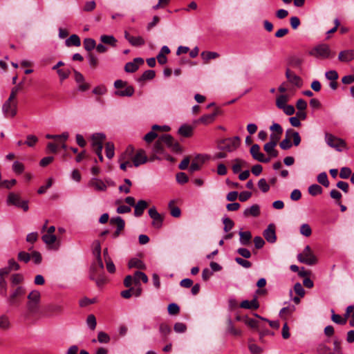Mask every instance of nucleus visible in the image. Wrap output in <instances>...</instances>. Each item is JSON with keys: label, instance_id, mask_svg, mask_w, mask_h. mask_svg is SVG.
Returning <instances> with one entry per match:
<instances>
[{"label": "nucleus", "instance_id": "1", "mask_svg": "<svg viewBox=\"0 0 354 354\" xmlns=\"http://www.w3.org/2000/svg\"><path fill=\"white\" fill-rule=\"evenodd\" d=\"M167 146L172 151L180 152L181 147L179 143L169 134H164L158 138L153 147V155L149 158V161H153L158 158V154H165L164 146Z\"/></svg>", "mask_w": 354, "mask_h": 354}, {"label": "nucleus", "instance_id": "2", "mask_svg": "<svg viewBox=\"0 0 354 354\" xmlns=\"http://www.w3.org/2000/svg\"><path fill=\"white\" fill-rule=\"evenodd\" d=\"M310 55L318 59L331 58L335 55L329 46L325 44H319L310 51Z\"/></svg>", "mask_w": 354, "mask_h": 354}, {"label": "nucleus", "instance_id": "3", "mask_svg": "<svg viewBox=\"0 0 354 354\" xmlns=\"http://www.w3.org/2000/svg\"><path fill=\"white\" fill-rule=\"evenodd\" d=\"M27 298L28 302L26 306L28 311L31 314L37 313L40 304V292L37 290H32L29 293Z\"/></svg>", "mask_w": 354, "mask_h": 354}, {"label": "nucleus", "instance_id": "4", "mask_svg": "<svg viewBox=\"0 0 354 354\" xmlns=\"http://www.w3.org/2000/svg\"><path fill=\"white\" fill-rule=\"evenodd\" d=\"M241 143V139L239 136L230 138L223 139L218 142V148L221 150L232 152L236 150Z\"/></svg>", "mask_w": 354, "mask_h": 354}, {"label": "nucleus", "instance_id": "5", "mask_svg": "<svg viewBox=\"0 0 354 354\" xmlns=\"http://www.w3.org/2000/svg\"><path fill=\"white\" fill-rule=\"evenodd\" d=\"M18 100L8 98L2 106V111L6 118H12L17 113Z\"/></svg>", "mask_w": 354, "mask_h": 354}, {"label": "nucleus", "instance_id": "6", "mask_svg": "<svg viewBox=\"0 0 354 354\" xmlns=\"http://www.w3.org/2000/svg\"><path fill=\"white\" fill-rule=\"evenodd\" d=\"M325 140L329 147L335 149L337 151H342L344 149L346 148V143L343 139L337 138L331 133H326Z\"/></svg>", "mask_w": 354, "mask_h": 354}, {"label": "nucleus", "instance_id": "7", "mask_svg": "<svg viewBox=\"0 0 354 354\" xmlns=\"http://www.w3.org/2000/svg\"><path fill=\"white\" fill-rule=\"evenodd\" d=\"M297 259L301 263L313 266L317 263V259L314 255L309 245H306L303 252L298 254Z\"/></svg>", "mask_w": 354, "mask_h": 354}, {"label": "nucleus", "instance_id": "8", "mask_svg": "<svg viewBox=\"0 0 354 354\" xmlns=\"http://www.w3.org/2000/svg\"><path fill=\"white\" fill-rule=\"evenodd\" d=\"M7 203L8 205H15L17 207H21L24 211L28 209V205L26 201H23L19 194L10 192L7 198Z\"/></svg>", "mask_w": 354, "mask_h": 354}, {"label": "nucleus", "instance_id": "9", "mask_svg": "<svg viewBox=\"0 0 354 354\" xmlns=\"http://www.w3.org/2000/svg\"><path fill=\"white\" fill-rule=\"evenodd\" d=\"M133 151V147L132 146H129L124 153L120 156L119 161L120 162V167L122 170L126 171L127 167H132V164L129 161V159L131 158Z\"/></svg>", "mask_w": 354, "mask_h": 354}, {"label": "nucleus", "instance_id": "10", "mask_svg": "<svg viewBox=\"0 0 354 354\" xmlns=\"http://www.w3.org/2000/svg\"><path fill=\"white\" fill-rule=\"evenodd\" d=\"M93 254L96 257V261L93 263L94 270L102 271L104 264L101 258V246L98 241L94 242Z\"/></svg>", "mask_w": 354, "mask_h": 354}, {"label": "nucleus", "instance_id": "11", "mask_svg": "<svg viewBox=\"0 0 354 354\" xmlns=\"http://www.w3.org/2000/svg\"><path fill=\"white\" fill-rule=\"evenodd\" d=\"M90 279L95 281V283L98 287L102 286L106 282V279L104 275V269L102 271L94 270L93 266H91Z\"/></svg>", "mask_w": 354, "mask_h": 354}, {"label": "nucleus", "instance_id": "12", "mask_svg": "<svg viewBox=\"0 0 354 354\" xmlns=\"http://www.w3.org/2000/svg\"><path fill=\"white\" fill-rule=\"evenodd\" d=\"M263 235L265 239L270 243H274L277 241L276 226L274 223H270L263 231Z\"/></svg>", "mask_w": 354, "mask_h": 354}, {"label": "nucleus", "instance_id": "13", "mask_svg": "<svg viewBox=\"0 0 354 354\" xmlns=\"http://www.w3.org/2000/svg\"><path fill=\"white\" fill-rule=\"evenodd\" d=\"M26 293V289L23 286H17L10 294L8 301L10 306H15L18 304L17 298L24 296Z\"/></svg>", "mask_w": 354, "mask_h": 354}, {"label": "nucleus", "instance_id": "14", "mask_svg": "<svg viewBox=\"0 0 354 354\" xmlns=\"http://www.w3.org/2000/svg\"><path fill=\"white\" fill-rule=\"evenodd\" d=\"M250 152L254 160L261 162H268L270 161V158H266L264 154L260 151V147L257 144L251 147Z\"/></svg>", "mask_w": 354, "mask_h": 354}, {"label": "nucleus", "instance_id": "15", "mask_svg": "<svg viewBox=\"0 0 354 354\" xmlns=\"http://www.w3.org/2000/svg\"><path fill=\"white\" fill-rule=\"evenodd\" d=\"M144 64V59L141 57L135 58L133 62H128L125 64L124 70L127 73H134L136 72L140 65Z\"/></svg>", "mask_w": 354, "mask_h": 354}, {"label": "nucleus", "instance_id": "16", "mask_svg": "<svg viewBox=\"0 0 354 354\" xmlns=\"http://www.w3.org/2000/svg\"><path fill=\"white\" fill-rule=\"evenodd\" d=\"M133 164L135 167H138L140 165L145 164L147 161L146 153L143 149H139L136 155L131 158Z\"/></svg>", "mask_w": 354, "mask_h": 354}, {"label": "nucleus", "instance_id": "17", "mask_svg": "<svg viewBox=\"0 0 354 354\" xmlns=\"http://www.w3.org/2000/svg\"><path fill=\"white\" fill-rule=\"evenodd\" d=\"M88 186L98 192H105L107 189L106 183L102 180L96 178H93L90 180Z\"/></svg>", "mask_w": 354, "mask_h": 354}, {"label": "nucleus", "instance_id": "18", "mask_svg": "<svg viewBox=\"0 0 354 354\" xmlns=\"http://www.w3.org/2000/svg\"><path fill=\"white\" fill-rule=\"evenodd\" d=\"M286 77L290 84H292L299 88L302 86L301 79L298 75H297L294 72L290 71V69L286 70Z\"/></svg>", "mask_w": 354, "mask_h": 354}, {"label": "nucleus", "instance_id": "19", "mask_svg": "<svg viewBox=\"0 0 354 354\" xmlns=\"http://www.w3.org/2000/svg\"><path fill=\"white\" fill-rule=\"evenodd\" d=\"M106 139V136L103 133H94L91 137V147L93 148L95 147H103V142Z\"/></svg>", "mask_w": 354, "mask_h": 354}, {"label": "nucleus", "instance_id": "20", "mask_svg": "<svg viewBox=\"0 0 354 354\" xmlns=\"http://www.w3.org/2000/svg\"><path fill=\"white\" fill-rule=\"evenodd\" d=\"M338 59L342 62H348L354 59V50H342L339 53Z\"/></svg>", "mask_w": 354, "mask_h": 354}, {"label": "nucleus", "instance_id": "21", "mask_svg": "<svg viewBox=\"0 0 354 354\" xmlns=\"http://www.w3.org/2000/svg\"><path fill=\"white\" fill-rule=\"evenodd\" d=\"M46 310L51 315H60L64 312V306L62 304H50L46 307Z\"/></svg>", "mask_w": 354, "mask_h": 354}, {"label": "nucleus", "instance_id": "22", "mask_svg": "<svg viewBox=\"0 0 354 354\" xmlns=\"http://www.w3.org/2000/svg\"><path fill=\"white\" fill-rule=\"evenodd\" d=\"M240 307L244 309L257 310L259 308V303L257 297H254L252 300H243L240 304Z\"/></svg>", "mask_w": 354, "mask_h": 354}, {"label": "nucleus", "instance_id": "23", "mask_svg": "<svg viewBox=\"0 0 354 354\" xmlns=\"http://www.w3.org/2000/svg\"><path fill=\"white\" fill-rule=\"evenodd\" d=\"M239 241L243 245H249L251 243L252 234L250 231L239 232Z\"/></svg>", "mask_w": 354, "mask_h": 354}, {"label": "nucleus", "instance_id": "24", "mask_svg": "<svg viewBox=\"0 0 354 354\" xmlns=\"http://www.w3.org/2000/svg\"><path fill=\"white\" fill-rule=\"evenodd\" d=\"M218 114V109H216L214 112L212 114H207L201 116L198 122L203 123L205 124H207L212 123L214 121L216 116Z\"/></svg>", "mask_w": 354, "mask_h": 354}, {"label": "nucleus", "instance_id": "25", "mask_svg": "<svg viewBox=\"0 0 354 354\" xmlns=\"http://www.w3.org/2000/svg\"><path fill=\"white\" fill-rule=\"evenodd\" d=\"M147 205H148L147 203L145 201H143V200L139 201L134 205V207H135L134 214L136 216H141L143 214L144 210L147 208Z\"/></svg>", "mask_w": 354, "mask_h": 354}, {"label": "nucleus", "instance_id": "26", "mask_svg": "<svg viewBox=\"0 0 354 354\" xmlns=\"http://www.w3.org/2000/svg\"><path fill=\"white\" fill-rule=\"evenodd\" d=\"M134 93V88L132 86L128 85L124 88V90H118L115 91L114 94L119 97H131Z\"/></svg>", "mask_w": 354, "mask_h": 354}, {"label": "nucleus", "instance_id": "27", "mask_svg": "<svg viewBox=\"0 0 354 354\" xmlns=\"http://www.w3.org/2000/svg\"><path fill=\"white\" fill-rule=\"evenodd\" d=\"M275 147L274 142H268L264 145L263 149L271 158H276L278 156V151L274 149Z\"/></svg>", "mask_w": 354, "mask_h": 354}, {"label": "nucleus", "instance_id": "28", "mask_svg": "<svg viewBox=\"0 0 354 354\" xmlns=\"http://www.w3.org/2000/svg\"><path fill=\"white\" fill-rule=\"evenodd\" d=\"M286 132V137H289L290 139L292 138L294 145L298 146L300 144L301 137L298 132L294 131L292 129H288Z\"/></svg>", "mask_w": 354, "mask_h": 354}, {"label": "nucleus", "instance_id": "29", "mask_svg": "<svg viewBox=\"0 0 354 354\" xmlns=\"http://www.w3.org/2000/svg\"><path fill=\"white\" fill-rule=\"evenodd\" d=\"M168 208L172 216L174 218L180 217L181 211L178 207L176 206V201L174 200L169 201Z\"/></svg>", "mask_w": 354, "mask_h": 354}, {"label": "nucleus", "instance_id": "30", "mask_svg": "<svg viewBox=\"0 0 354 354\" xmlns=\"http://www.w3.org/2000/svg\"><path fill=\"white\" fill-rule=\"evenodd\" d=\"M178 133L185 138L191 137L193 134V127L190 125H182L178 129Z\"/></svg>", "mask_w": 354, "mask_h": 354}, {"label": "nucleus", "instance_id": "31", "mask_svg": "<svg viewBox=\"0 0 354 354\" xmlns=\"http://www.w3.org/2000/svg\"><path fill=\"white\" fill-rule=\"evenodd\" d=\"M290 97L286 94H281L276 98V106L278 109H281L287 104L289 101Z\"/></svg>", "mask_w": 354, "mask_h": 354}, {"label": "nucleus", "instance_id": "32", "mask_svg": "<svg viewBox=\"0 0 354 354\" xmlns=\"http://www.w3.org/2000/svg\"><path fill=\"white\" fill-rule=\"evenodd\" d=\"M243 214L245 216H252L256 217L260 214L259 206L258 205H253L250 207L245 209Z\"/></svg>", "mask_w": 354, "mask_h": 354}, {"label": "nucleus", "instance_id": "33", "mask_svg": "<svg viewBox=\"0 0 354 354\" xmlns=\"http://www.w3.org/2000/svg\"><path fill=\"white\" fill-rule=\"evenodd\" d=\"M134 278V286H138L140 284V281L142 280L144 283H147L148 277L147 276L142 272L136 271L133 276Z\"/></svg>", "mask_w": 354, "mask_h": 354}, {"label": "nucleus", "instance_id": "34", "mask_svg": "<svg viewBox=\"0 0 354 354\" xmlns=\"http://www.w3.org/2000/svg\"><path fill=\"white\" fill-rule=\"evenodd\" d=\"M201 55L205 64L208 63L210 59H216L219 57L218 53L211 51H203L201 53Z\"/></svg>", "mask_w": 354, "mask_h": 354}, {"label": "nucleus", "instance_id": "35", "mask_svg": "<svg viewBox=\"0 0 354 354\" xmlns=\"http://www.w3.org/2000/svg\"><path fill=\"white\" fill-rule=\"evenodd\" d=\"M159 330L162 336L163 340L167 341V336L171 331L170 326L166 323H162L160 324Z\"/></svg>", "mask_w": 354, "mask_h": 354}, {"label": "nucleus", "instance_id": "36", "mask_svg": "<svg viewBox=\"0 0 354 354\" xmlns=\"http://www.w3.org/2000/svg\"><path fill=\"white\" fill-rule=\"evenodd\" d=\"M234 164L232 166V171L234 174H237L241 171L243 167H247L248 165L245 161L236 158L234 160Z\"/></svg>", "mask_w": 354, "mask_h": 354}, {"label": "nucleus", "instance_id": "37", "mask_svg": "<svg viewBox=\"0 0 354 354\" xmlns=\"http://www.w3.org/2000/svg\"><path fill=\"white\" fill-rule=\"evenodd\" d=\"M80 39L77 35H72L66 40V45L67 46H80Z\"/></svg>", "mask_w": 354, "mask_h": 354}, {"label": "nucleus", "instance_id": "38", "mask_svg": "<svg viewBox=\"0 0 354 354\" xmlns=\"http://www.w3.org/2000/svg\"><path fill=\"white\" fill-rule=\"evenodd\" d=\"M100 41L111 46H115L117 43V39L113 35H103L100 37Z\"/></svg>", "mask_w": 354, "mask_h": 354}, {"label": "nucleus", "instance_id": "39", "mask_svg": "<svg viewBox=\"0 0 354 354\" xmlns=\"http://www.w3.org/2000/svg\"><path fill=\"white\" fill-rule=\"evenodd\" d=\"M155 75H156V73L154 71L147 70L142 73L141 77L138 79V81L139 82H145L147 80H151L154 78Z\"/></svg>", "mask_w": 354, "mask_h": 354}, {"label": "nucleus", "instance_id": "40", "mask_svg": "<svg viewBox=\"0 0 354 354\" xmlns=\"http://www.w3.org/2000/svg\"><path fill=\"white\" fill-rule=\"evenodd\" d=\"M10 327V322L7 315H2L0 316V329L6 330Z\"/></svg>", "mask_w": 354, "mask_h": 354}, {"label": "nucleus", "instance_id": "41", "mask_svg": "<svg viewBox=\"0 0 354 354\" xmlns=\"http://www.w3.org/2000/svg\"><path fill=\"white\" fill-rule=\"evenodd\" d=\"M148 213L151 218L154 221H162L163 220L162 215L157 212L154 207H151L149 209Z\"/></svg>", "mask_w": 354, "mask_h": 354}, {"label": "nucleus", "instance_id": "42", "mask_svg": "<svg viewBox=\"0 0 354 354\" xmlns=\"http://www.w3.org/2000/svg\"><path fill=\"white\" fill-rule=\"evenodd\" d=\"M114 145L113 142H108L105 145V151H106V156L109 159H111L114 155Z\"/></svg>", "mask_w": 354, "mask_h": 354}, {"label": "nucleus", "instance_id": "43", "mask_svg": "<svg viewBox=\"0 0 354 354\" xmlns=\"http://www.w3.org/2000/svg\"><path fill=\"white\" fill-rule=\"evenodd\" d=\"M129 267L131 268H137L139 269H143L145 268V264L143 262L138 259H132L129 262Z\"/></svg>", "mask_w": 354, "mask_h": 354}, {"label": "nucleus", "instance_id": "44", "mask_svg": "<svg viewBox=\"0 0 354 354\" xmlns=\"http://www.w3.org/2000/svg\"><path fill=\"white\" fill-rule=\"evenodd\" d=\"M133 46H140L145 44V39L140 37H132L129 41Z\"/></svg>", "mask_w": 354, "mask_h": 354}, {"label": "nucleus", "instance_id": "45", "mask_svg": "<svg viewBox=\"0 0 354 354\" xmlns=\"http://www.w3.org/2000/svg\"><path fill=\"white\" fill-rule=\"evenodd\" d=\"M57 74L61 81L67 79L71 75V71L69 68H60L57 69Z\"/></svg>", "mask_w": 354, "mask_h": 354}, {"label": "nucleus", "instance_id": "46", "mask_svg": "<svg viewBox=\"0 0 354 354\" xmlns=\"http://www.w3.org/2000/svg\"><path fill=\"white\" fill-rule=\"evenodd\" d=\"M22 88H23L22 83H19L17 86H14L11 89V92H10V96L8 98H10L12 100H17V94L22 89Z\"/></svg>", "mask_w": 354, "mask_h": 354}, {"label": "nucleus", "instance_id": "47", "mask_svg": "<svg viewBox=\"0 0 354 354\" xmlns=\"http://www.w3.org/2000/svg\"><path fill=\"white\" fill-rule=\"evenodd\" d=\"M331 319L336 324L344 325L346 323V318L342 317L341 315L334 313L332 310Z\"/></svg>", "mask_w": 354, "mask_h": 354}, {"label": "nucleus", "instance_id": "48", "mask_svg": "<svg viewBox=\"0 0 354 354\" xmlns=\"http://www.w3.org/2000/svg\"><path fill=\"white\" fill-rule=\"evenodd\" d=\"M95 41L91 38H86L84 40V47L87 51H91L95 47Z\"/></svg>", "mask_w": 354, "mask_h": 354}, {"label": "nucleus", "instance_id": "49", "mask_svg": "<svg viewBox=\"0 0 354 354\" xmlns=\"http://www.w3.org/2000/svg\"><path fill=\"white\" fill-rule=\"evenodd\" d=\"M42 240L45 243L50 245L55 242L56 236L54 234L46 233L42 236Z\"/></svg>", "mask_w": 354, "mask_h": 354}, {"label": "nucleus", "instance_id": "50", "mask_svg": "<svg viewBox=\"0 0 354 354\" xmlns=\"http://www.w3.org/2000/svg\"><path fill=\"white\" fill-rule=\"evenodd\" d=\"M295 308L294 306L284 307L280 310L279 315L282 318L286 319V315H291L295 311Z\"/></svg>", "mask_w": 354, "mask_h": 354}, {"label": "nucleus", "instance_id": "51", "mask_svg": "<svg viewBox=\"0 0 354 354\" xmlns=\"http://www.w3.org/2000/svg\"><path fill=\"white\" fill-rule=\"evenodd\" d=\"M227 331L234 335H240L241 334V330L234 326L231 319H229L227 322Z\"/></svg>", "mask_w": 354, "mask_h": 354}, {"label": "nucleus", "instance_id": "52", "mask_svg": "<svg viewBox=\"0 0 354 354\" xmlns=\"http://www.w3.org/2000/svg\"><path fill=\"white\" fill-rule=\"evenodd\" d=\"M322 190V187L317 184L312 185L308 187V192L312 196H316L321 194Z\"/></svg>", "mask_w": 354, "mask_h": 354}, {"label": "nucleus", "instance_id": "53", "mask_svg": "<svg viewBox=\"0 0 354 354\" xmlns=\"http://www.w3.org/2000/svg\"><path fill=\"white\" fill-rule=\"evenodd\" d=\"M24 280V277L21 274H14L11 277V285L12 287L21 283Z\"/></svg>", "mask_w": 354, "mask_h": 354}, {"label": "nucleus", "instance_id": "54", "mask_svg": "<svg viewBox=\"0 0 354 354\" xmlns=\"http://www.w3.org/2000/svg\"><path fill=\"white\" fill-rule=\"evenodd\" d=\"M317 181L324 187H328L329 182L327 174L325 172L321 173L317 176Z\"/></svg>", "mask_w": 354, "mask_h": 354}, {"label": "nucleus", "instance_id": "55", "mask_svg": "<svg viewBox=\"0 0 354 354\" xmlns=\"http://www.w3.org/2000/svg\"><path fill=\"white\" fill-rule=\"evenodd\" d=\"M86 324L90 329L95 330L97 325L95 317L93 315H89L86 319Z\"/></svg>", "mask_w": 354, "mask_h": 354}, {"label": "nucleus", "instance_id": "56", "mask_svg": "<svg viewBox=\"0 0 354 354\" xmlns=\"http://www.w3.org/2000/svg\"><path fill=\"white\" fill-rule=\"evenodd\" d=\"M97 341L100 343H109L110 341V337L109 335L103 331H100L97 335Z\"/></svg>", "mask_w": 354, "mask_h": 354}, {"label": "nucleus", "instance_id": "57", "mask_svg": "<svg viewBox=\"0 0 354 354\" xmlns=\"http://www.w3.org/2000/svg\"><path fill=\"white\" fill-rule=\"evenodd\" d=\"M167 310H168L169 314H170L171 315H176L178 314L180 312L179 306L175 303H171V304H169Z\"/></svg>", "mask_w": 354, "mask_h": 354}, {"label": "nucleus", "instance_id": "58", "mask_svg": "<svg viewBox=\"0 0 354 354\" xmlns=\"http://www.w3.org/2000/svg\"><path fill=\"white\" fill-rule=\"evenodd\" d=\"M38 142V138L36 136L34 135H28L26 137V141L25 144H26L28 147H33Z\"/></svg>", "mask_w": 354, "mask_h": 354}, {"label": "nucleus", "instance_id": "59", "mask_svg": "<svg viewBox=\"0 0 354 354\" xmlns=\"http://www.w3.org/2000/svg\"><path fill=\"white\" fill-rule=\"evenodd\" d=\"M258 187L263 192H267L270 189V186L264 178H261L259 180Z\"/></svg>", "mask_w": 354, "mask_h": 354}, {"label": "nucleus", "instance_id": "60", "mask_svg": "<svg viewBox=\"0 0 354 354\" xmlns=\"http://www.w3.org/2000/svg\"><path fill=\"white\" fill-rule=\"evenodd\" d=\"M12 169L16 174H20L24 171V165L21 162L16 161L13 163Z\"/></svg>", "mask_w": 354, "mask_h": 354}, {"label": "nucleus", "instance_id": "61", "mask_svg": "<svg viewBox=\"0 0 354 354\" xmlns=\"http://www.w3.org/2000/svg\"><path fill=\"white\" fill-rule=\"evenodd\" d=\"M300 232L305 236H309L312 233L311 227L309 225L304 223L300 227Z\"/></svg>", "mask_w": 354, "mask_h": 354}, {"label": "nucleus", "instance_id": "62", "mask_svg": "<svg viewBox=\"0 0 354 354\" xmlns=\"http://www.w3.org/2000/svg\"><path fill=\"white\" fill-rule=\"evenodd\" d=\"M188 176L184 172H180L176 174V180L180 184H185L188 182Z\"/></svg>", "mask_w": 354, "mask_h": 354}, {"label": "nucleus", "instance_id": "63", "mask_svg": "<svg viewBox=\"0 0 354 354\" xmlns=\"http://www.w3.org/2000/svg\"><path fill=\"white\" fill-rule=\"evenodd\" d=\"M18 259L20 261L28 263L30 260V254L26 252H20L18 254Z\"/></svg>", "mask_w": 354, "mask_h": 354}, {"label": "nucleus", "instance_id": "64", "mask_svg": "<svg viewBox=\"0 0 354 354\" xmlns=\"http://www.w3.org/2000/svg\"><path fill=\"white\" fill-rule=\"evenodd\" d=\"M248 347L252 354H261L262 353V348L255 344H250Z\"/></svg>", "mask_w": 354, "mask_h": 354}]
</instances>
